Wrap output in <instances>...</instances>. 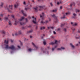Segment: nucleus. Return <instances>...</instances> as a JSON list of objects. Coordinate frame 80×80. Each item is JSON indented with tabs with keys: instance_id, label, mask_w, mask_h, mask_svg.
Segmentation results:
<instances>
[{
	"instance_id": "a18cd8bd",
	"label": "nucleus",
	"mask_w": 80,
	"mask_h": 80,
	"mask_svg": "<svg viewBox=\"0 0 80 80\" xmlns=\"http://www.w3.org/2000/svg\"><path fill=\"white\" fill-rule=\"evenodd\" d=\"M63 26H64V25L63 24H61V27H63Z\"/></svg>"
},
{
	"instance_id": "4468645a",
	"label": "nucleus",
	"mask_w": 80,
	"mask_h": 80,
	"mask_svg": "<svg viewBox=\"0 0 80 80\" xmlns=\"http://www.w3.org/2000/svg\"><path fill=\"white\" fill-rule=\"evenodd\" d=\"M9 47H10L8 45H7L5 47V48L6 49H9Z\"/></svg>"
},
{
	"instance_id": "9d476101",
	"label": "nucleus",
	"mask_w": 80,
	"mask_h": 80,
	"mask_svg": "<svg viewBox=\"0 0 80 80\" xmlns=\"http://www.w3.org/2000/svg\"><path fill=\"white\" fill-rule=\"evenodd\" d=\"M24 12V11L23 10H21V12L22 13V14H23V15H24L25 16L27 17V15Z\"/></svg>"
},
{
	"instance_id": "8fccbe9b",
	"label": "nucleus",
	"mask_w": 80,
	"mask_h": 80,
	"mask_svg": "<svg viewBox=\"0 0 80 80\" xmlns=\"http://www.w3.org/2000/svg\"><path fill=\"white\" fill-rule=\"evenodd\" d=\"M68 14H69V13H68V12H66V15H68Z\"/></svg>"
},
{
	"instance_id": "f257e3e1",
	"label": "nucleus",
	"mask_w": 80,
	"mask_h": 80,
	"mask_svg": "<svg viewBox=\"0 0 80 80\" xmlns=\"http://www.w3.org/2000/svg\"><path fill=\"white\" fill-rule=\"evenodd\" d=\"M37 8L39 9V12L41 11L42 10H43L44 9V8L42 6H38L36 7Z\"/></svg>"
},
{
	"instance_id": "bf43d9fd",
	"label": "nucleus",
	"mask_w": 80,
	"mask_h": 80,
	"mask_svg": "<svg viewBox=\"0 0 80 80\" xmlns=\"http://www.w3.org/2000/svg\"><path fill=\"white\" fill-rule=\"evenodd\" d=\"M55 19L56 21V22H58V19H57V18H55Z\"/></svg>"
},
{
	"instance_id": "de8ad7c7",
	"label": "nucleus",
	"mask_w": 80,
	"mask_h": 80,
	"mask_svg": "<svg viewBox=\"0 0 80 80\" xmlns=\"http://www.w3.org/2000/svg\"><path fill=\"white\" fill-rule=\"evenodd\" d=\"M1 16L2 17V18L3 17V15L2 14H1Z\"/></svg>"
},
{
	"instance_id": "393cba45",
	"label": "nucleus",
	"mask_w": 80,
	"mask_h": 80,
	"mask_svg": "<svg viewBox=\"0 0 80 80\" xmlns=\"http://www.w3.org/2000/svg\"><path fill=\"white\" fill-rule=\"evenodd\" d=\"M73 18H75L76 17V15L75 13H74L73 14Z\"/></svg>"
},
{
	"instance_id": "f8f14e48",
	"label": "nucleus",
	"mask_w": 80,
	"mask_h": 80,
	"mask_svg": "<svg viewBox=\"0 0 80 80\" xmlns=\"http://www.w3.org/2000/svg\"><path fill=\"white\" fill-rule=\"evenodd\" d=\"M3 7V2H1L0 4V8H2Z\"/></svg>"
},
{
	"instance_id": "c9c22d12",
	"label": "nucleus",
	"mask_w": 80,
	"mask_h": 80,
	"mask_svg": "<svg viewBox=\"0 0 80 80\" xmlns=\"http://www.w3.org/2000/svg\"><path fill=\"white\" fill-rule=\"evenodd\" d=\"M60 3H59V2H57V4L58 5H59L60 4Z\"/></svg>"
},
{
	"instance_id": "338daca9",
	"label": "nucleus",
	"mask_w": 80,
	"mask_h": 80,
	"mask_svg": "<svg viewBox=\"0 0 80 80\" xmlns=\"http://www.w3.org/2000/svg\"><path fill=\"white\" fill-rule=\"evenodd\" d=\"M37 1L38 2H40V0H37Z\"/></svg>"
},
{
	"instance_id": "58836bf2",
	"label": "nucleus",
	"mask_w": 80,
	"mask_h": 80,
	"mask_svg": "<svg viewBox=\"0 0 80 80\" xmlns=\"http://www.w3.org/2000/svg\"><path fill=\"white\" fill-rule=\"evenodd\" d=\"M62 49L61 48H58V50L59 51V50H61Z\"/></svg>"
},
{
	"instance_id": "a19ab883",
	"label": "nucleus",
	"mask_w": 80,
	"mask_h": 80,
	"mask_svg": "<svg viewBox=\"0 0 80 80\" xmlns=\"http://www.w3.org/2000/svg\"><path fill=\"white\" fill-rule=\"evenodd\" d=\"M14 35H15V36L18 35V34L16 32L15 33H14Z\"/></svg>"
},
{
	"instance_id": "69168bd1",
	"label": "nucleus",
	"mask_w": 80,
	"mask_h": 80,
	"mask_svg": "<svg viewBox=\"0 0 80 80\" xmlns=\"http://www.w3.org/2000/svg\"><path fill=\"white\" fill-rule=\"evenodd\" d=\"M48 29H50V27H48Z\"/></svg>"
},
{
	"instance_id": "f03ea898",
	"label": "nucleus",
	"mask_w": 80,
	"mask_h": 80,
	"mask_svg": "<svg viewBox=\"0 0 80 80\" xmlns=\"http://www.w3.org/2000/svg\"><path fill=\"white\" fill-rule=\"evenodd\" d=\"M58 44V41L56 40L55 41V42H54L53 41L51 42L50 43V45H56Z\"/></svg>"
},
{
	"instance_id": "37998d69",
	"label": "nucleus",
	"mask_w": 80,
	"mask_h": 80,
	"mask_svg": "<svg viewBox=\"0 0 80 80\" xmlns=\"http://www.w3.org/2000/svg\"><path fill=\"white\" fill-rule=\"evenodd\" d=\"M50 28H51L52 29H54V28L53 27H50Z\"/></svg>"
},
{
	"instance_id": "20e7f679",
	"label": "nucleus",
	"mask_w": 80,
	"mask_h": 80,
	"mask_svg": "<svg viewBox=\"0 0 80 80\" xmlns=\"http://www.w3.org/2000/svg\"><path fill=\"white\" fill-rule=\"evenodd\" d=\"M32 46H33V48H35L36 49H38V47L37 46L35 45V44L34 43H33V42H32Z\"/></svg>"
},
{
	"instance_id": "1a4fd4ad",
	"label": "nucleus",
	"mask_w": 80,
	"mask_h": 80,
	"mask_svg": "<svg viewBox=\"0 0 80 80\" xmlns=\"http://www.w3.org/2000/svg\"><path fill=\"white\" fill-rule=\"evenodd\" d=\"M43 43L44 45H47V42H46L45 39H43Z\"/></svg>"
},
{
	"instance_id": "dca6fc26",
	"label": "nucleus",
	"mask_w": 80,
	"mask_h": 80,
	"mask_svg": "<svg viewBox=\"0 0 80 80\" xmlns=\"http://www.w3.org/2000/svg\"><path fill=\"white\" fill-rule=\"evenodd\" d=\"M4 20L6 21H8V17H5L4 18Z\"/></svg>"
},
{
	"instance_id": "f3484780",
	"label": "nucleus",
	"mask_w": 80,
	"mask_h": 80,
	"mask_svg": "<svg viewBox=\"0 0 80 80\" xmlns=\"http://www.w3.org/2000/svg\"><path fill=\"white\" fill-rule=\"evenodd\" d=\"M51 16L53 18H56V14H53V15H51Z\"/></svg>"
},
{
	"instance_id": "864d4df0",
	"label": "nucleus",
	"mask_w": 80,
	"mask_h": 80,
	"mask_svg": "<svg viewBox=\"0 0 80 80\" xmlns=\"http://www.w3.org/2000/svg\"><path fill=\"white\" fill-rule=\"evenodd\" d=\"M74 24V23L72 22H71V25H73Z\"/></svg>"
},
{
	"instance_id": "e433bc0d",
	"label": "nucleus",
	"mask_w": 80,
	"mask_h": 80,
	"mask_svg": "<svg viewBox=\"0 0 80 80\" xmlns=\"http://www.w3.org/2000/svg\"><path fill=\"white\" fill-rule=\"evenodd\" d=\"M53 33H54V34L56 35V32L55 31H53Z\"/></svg>"
},
{
	"instance_id": "4c0bfd02",
	"label": "nucleus",
	"mask_w": 80,
	"mask_h": 80,
	"mask_svg": "<svg viewBox=\"0 0 80 80\" xmlns=\"http://www.w3.org/2000/svg\"><path fill=\"white\" fill-rule=\"evenodd\" d=\"M45 28L44 27H43L42 28H41V30H42V29H45Z\"/></svg>"
},
{
	"instance_id": "6e6d98bb",
	"label": "nucleus",
	"mask_w": 80,
	"mask_h": 80,
	"mask_svg": "<svg viewBox=\"0 0 80 80\" xmlns=\"http://www.w3.org/2000/svg\"><path fill=\"white\" fill-rule=\"evenodd\" d=\"M20 45L22 46L23 45V43H22V42H21V43H20Z\"/></svg>"
},
{
	"instance_id": "a211bd4d",
	"label": "nucleus",
	"mask_w": 80,
	"mask_h": 80,
	"mask_svg": "<svg viewBox=\"0 0 80 80\" xmlns=\"http://www.w3.org/2000/svg\"><path fill=\"white\" fill-rule=\"evenodd\" d=\"M33 32V30H32V29H31V30H30V31H28V33H31Z\"/></svg>"
},
{
	"instance_id": "c756f323",
	"label": "nucleus",
	"mask_w": 80,
	"mask_h": 80,
	"mask_svg": "<svg viewBox=\"0 0 80 80\" xmlns=\"http://www.w3.org/2000/svg\"><path fill=\"white\" fill-rule=\"evenodd\" d=\"M60 48L61 49H63V50H64L65 49V48L64 47H61Z\"/></svg>"
},
{
	"instance_id": "a878e982",
	"label": "nucleus",
	"mask_w": 80,
	"mask_h": 80,
	"mask_svg": "<svg viewBox=\"0 0 80 80\" xmlns=\"http://www.w3.org/2000/svg\"><path fill=\"white\" fill-rule=\"evenodd\" d=\"M32 49H31V48L28 49V51H29L30 52H31V51H32Z\"/></svg>"
},
{
	"instance_id": "9b49d317",
	"label": "nucleus",
	"mask_w": 80,
	"mask_h": 80,
	"mask_svg": "<svg viewBox=\"0 0 80 80\" xmlns=\"http://www.w3.org/2000/svg\"><path fill=\"white\" fill-rule=\"evenodd\" d=\"M70 45L71 46V48L73 49H74L75 48V46L73 45L72 44V43H70Z\"/></svg>"
},
{
	"instance_id": "b1692460",
	"label": "nucleus",
	"mask_w": 80,
	"mask_h": 80,
	"mask_svg": "<svg viewBox=\"0 0 80 80\" xmlns=\"http://www.w3.org/2000/svg\"><path fill=\"white\" fill-rule=\"evenodd\" d=\"M28 21V18H25V22L27 23Z\"/></svg>"
},
{
	"instance_id": "0eeeda50",
	"label": "nucleus",
	"mask_w": 80,
	"mask_h": 80,
	"mask_svg": "<svg viewBox=\"0 0 80 80\" xmlns=\"http://www.w3.org/2000/svg\"><path fill=\"white\" fill-rule=\"evenodd\" d=\"M70 6L72 7V6H75V2H73L72 3H71V4H70Z\"/></svg>"
},
{
	"instance_id": "5701e85b",
	"label": "nucleus",
	"mask_w": 80,
	"mask_h": 80,
	"mask_svg": "<svg viewBox=\"0 0 80 80\" xmlns=\"http://www.w3.org/2000/svg\"><path fill=\"white\" fill-rule=\"evenodd\" d=\"M77 25V22H75V23H74L73 24V25H72V26H76Z\"/></svg>"
},
{
	"instance_id": "49530a36",
	"label": "nucleus",
	"mask_w": 80,
	"mask_h": 80,
	"mask_svg": "<svg viewBox=\"0 0 80 80\" xmlns=\"http://www.w3.org/2000/svg\"><path fill=\"white\" fill-rule=\"evenodd\" d=\"M60 8L61 9H62V6H60Z\"/></svg>"
},
{
	"instance_id": "473e14b6",
	"label": "nucleus",
	"mask_w": 80,
	"mask_h": 80,
	"mask_svg": "<svg viewBox=\"0 0 80 80\" xmlns=\"http://www.w3.org/2000/svg\"><path fill=\"white\" fill-rule=\"evenodd\" d=\"M23 4L24 5H27V3H26L25 1H23Z\"/></svg>"
},
{
	"instance_id": "423d86ee",
	"label": "nucleus",
	"mask_w": 80,
	"mask_h": 80,
	"mask_svg": "<svg viewBox=\"0 0 80 80\" xmlns=\"http://www.w3.org/2000/svg\"><path fill=\"white\" fill-rule=\"evenodd\" d=\"M57 8H55L54 9H53L52 10H51L50 12H57Z\"/></svg>"
},
{
	"instance_id": "412c9836",
	"label": "nucleus",
	"mask_w": 80,
	"mask_h": 80,
	"mask_svg": "<svg viewBox=\"0 0 80 80\" xmlns=\"http://www.w3.org/2000/svg\"><path fill=\"white\" fill-rule=\"evenodd\" d=\"M80 10L78 9H76V12L77 13V12H79Z\"/></svg>"
},
{
	"instance_id": "aec40b11",
	"label": "nucleus",
	"mask_w": 80,
	"mask_h": 80,
	"mask_svg": "<svg viewBox=\"0 0 80 80\" xmlns=\"http://www.w3.org/2000/svg\"><path fill=\"white\" fill-rule=\"evenodd\" d=\"M34 9H35V12H38V8H35Z\"/></svg>"
},
{
	"instance_id": "603ef678",
	"label": "nucleus",
	"mask_w": 80,
	"mask_h": 80,
	"mask_svg": "<svg viewBox=\"0 0 80 80\" xmlns=\"http://www.w3.org/2000/svg\"><path fill=\"white\" fill-rule=\"evenodd\" d=\"M57 46H55L54 47V48H57Z\"/></svg>"
},
{
	"instance_id": "ddd939ff",
	"label": "nucleus",
	"mask_w": 80,
	"mask_h": 80,
	"mask_svg": "<svg viewBox=\"0 0 80 80\" xmlns=\"http://www.w3.org/2000/svg\"><path fill=\"white\" fill-rule=\"evenodd\" d=\"M23 20H24V17H22L21 18H20V19H19V21H22Z\"/></svg>"
},
{
	"instance_id": "e2e57ef3",
	"label": "nucleus",
	"mask_w": 80,
	"mask_h": 80,
	"mask_svg": "<svg viewBox=\"0 0 80 80\" xmlns=\"http://www.w3.org/2000/svg\"><path fill=\"white\" fill-rule=\"evenodd\" d=\"M8 41H7V42H6V44H8Z\"/></svg>"
},
{
	"instance_id": "c03bdc74",
	"label": "nucleus",
	"mask_w": 80,
	"mask_h": 80,
	"mask_svg": "<svg viewBox=\"0 0 80 80\" xmlns=\"http://www.w3.org/2000/svg\"><path fill=\"white\" fill-rule=\"evenodd\" d=\"M45 22H46V24H47V23H48V20H46Z\"/></svg>"
},
{
	"instance_id": "3c124183",
	"label": "nucleus",
	"mask_w": 80,
	"mask_h": 80,
	"mask_svg": "<svg viewBox=\"0 0 80 80\" xmlns=\"http://www.w3.org/2000/svg\"><path fill=\"white\" fill-rule=\"evenodd\" d=\"M41 38L42 39H43V36H42L41 35Z\"/></svg>"
},
{
	"instance_id": "4d7b16f0",
	"label": "nucleus",
	"mask_w": 80,
	"mask_h": 80,
	"mask_svg": "<svg viewBox=\"0 0 80 80\" xmlns=\"http://www.w3.org/2000/svg\"><path fill=\"white\" fill-rule=\"evenodd\" d=\"M12 18H13L14 19H15V17H14V16H12Z\"/></svg>"
},
{
	"instance_id": "6ab92c4d",
	"label": "nucleus",
	"mask_w": 80,
	"mask_h": 80,
	"mask_svg": "<svg viewBox=\"0 0 80 80\" xmlns=\"http://www.w3.org/2000/svg\"><path fill=\"white\" fill-rule=\"evenodd\" d=\"M80 38V37L79 36L76 35V39H79Z\"/></svg>"
},
{
	"instance_id": "6e6552de",
	"label": "nucleus",
	"mask_w": 80,
	"mask_h": 80,
	"mask_svg": "<svg viewBox=\"0 0 80 80\" xmlns=\"http://www.w3.org/2000/svg\"><path fill=\"white\" fill-rule=\"evenodd\" d=\"M44 15H40V18H41V20H43L44 19Z\"/></svg>"
},
{
	"instance_id": "72a5a7b5",
	"label": "nucleus",
	"mask_w": 80,
	"mask_h": 80,
	"mask_svg": "<svg viewBox=\"0 0 80 80\" xmlns=\"http://www.w3.org/2000/svg\"><path fill=\"white\" fill-rule=\"evenodd\" d=\"M9 24V25H11L12 24H11V21H9L8 22Z\"/></svg>"
},
{
	"instance_id": "2eb2a0df",
	"label": "nucleus",
	"mask_w": 80,
	"mask_h": 80,
	"mask_svg": "<svg viewBox=\"0 0 80 80\" xmlns=\"http://www.w3.org/2000/svg\"><path fill=\"white\" fill-rule=\"evenodd\" d=\"M18 3H16V4L14 5V7H15V8H18Z\"/></svg>"
},
{
	"instance_id": "ea45409f",
	"label": "nucleus",
	"mask_w": 80,
	"mask_h": 80,
	"mask_svg": "<svg viewBox=\"0 0 80 80\" xmlns=\"http://www.w3.org/2000/svg\"><path fill=\"white\" fill-rule=\"evenodd\" d=\"M55 49V48H52V51L53 52V51Z\"/></svg>"
},
{
	"instance_id": "bb28decb",
	"label": "nucleus",
	"mask_w": 80,
	"mask_h": 80,
	"mask_svg": "<svg viewBox=\"0 0 80 80\" xmlns=\"http://www.w3.org/2000/svg\"><path fill=\"white\" fill-rule=\"evenodd\" d=\"M32 22L34 24H37L36 22V21H34V20H32Z\"/></svg>"
},
{
	"instance_id": "f704fd0d",
	"label": "nucleus",
	"mask_w": 80,
	"mask_h": 80,
	"mask_svg": "<svg viewBox=\"0 0 80 80\" xmlns=\"http://www.w3.org/2000/svg\"><path fill=\"white\" fill-rule=\"evenodd\" d=\"M67 30L66 28H64V29H63V31L64 32H66Z\"/></svg>"
},
{
	"instance_id": "09e8293b",
	"label": "nucleus",
	"mask_w": 80,
	"mask_h": 80,
	"mask_svg": "<svg viewBox=\"0 0 80 80\" xmlns=\"http://www.w3.org/2000/svg\"><path fill=\"white\" fill-rule=\"evenodd\" d=\"M24 29V27H22L21 28V30H23V29Z\"/></svg>"
},
{
	"instance_id": "5fc2aeb1",
	"label": "nucleus",
	"mask_w": 80,
	"mask_h": 80,
	"mask_svg": "<svg viewBox=\"0 0 80 80\" xmlns=\"http://www.w3.org/2000/svg\"><path fill=\"white\" fill-rule=\"evenodd\" d=\"M60 30V28H58L57 29V31H59Z\"/></svg>"
},
{
	"instance_id": "052dcab7",
	"label": "nucleus",
	"mask_w": 80,
	"mask_h": 80,
	"mask_svg": "<svg viewBox=\"0 0 80 80\" xmlns=\"http://www.w3.org/2000/svg\"><path fill=\"white\" fill-rule=\"evenodd\" d=\"M33 20L36 21V18H34Z\"/></svg>"
},
{
	"instance_id": "774afa93",
	"label": "nucleus",
	"mask_w": 80,
	"mask_h": 80,
	"mask_svg": "<svg viewBox=\"0 0 80 80\" xmlns=\"http://www.w3.org/2000/svg\"><path fill=\"white\" fill-rule=\"evenodd\" d=\"M51 5V6H53V4H52V3H50Z\"/></svg>"
},
{
	"instance_id": "13d9d810",
	"label": "nucleus",
	"mask_w": 80,
	"mask_h": 80,
	"mask_svg": "<svg viewBox=\"0 0 80 80\" xmlns=\"http://www.w3.org/2000/svg\"><path fill=\"white\" fill-rule=\"evenodd\" d=\"M22 22H20V24H21V25H22Z\"/></svg>"
},
{
	"instance_id": "680f3d73",
	"label": "nucleus",
	"mask_w": 80,
	"mask_h": 80,
	"mask_svg": "<svg viewBox=\"0 0 80 80\" xmlns=\"http://www.w3.org/2000/svg\"><path fill=\"white\" fill-rule=\"evenodd\" d=\"M30 38H32V36H30Z\"/></svg>"
},
{
	"instance_id": "c85d7f7f",
	"label": "nucleus",
	"mask_w": 80,
	"mask_h": 80,
	"mask_svg": "<svg viewBox=\"0 0 80 80\" xmlns=\"http://www.w3.org/2000/svg\"><path fill=\"white\" fill-rule=\"evenodd\" d=\"M28 9V7H26L25 8V10L26 11H27Z\"/></svg>"
},
{
	"instance_id": "7ed1b4c3",
	"label": "nucleus",
	"mask_w": 80,
	"mask_h": 80,
	"mask_svg": "<svg viewBox=\"0 0 80 80\" xmlns=\"http://www.w3.org/2000/svg\"><path fill=\"white\" fill-rule=\"evenodd\" d=\"M11 49L12 50H14L15 49V46H14L13 45H12L11 46V47H9V49Z\"/></svg>"
},
{
	"instance_id": "cd10ccee",
	"label": "nucleus",
	"mask_w": 80,
	"mask_h": 80,
	"mask_svg": "<svg viewBox=\"0 0 80 80\" xmlns=\"http://www.w3.org/2000/svg\"><path fill=\"white\" fill-rule=\"evenodd\" d=\"M18 33L19 35H21L22 34V32L21 31H19L18 32Z\"/></svg>"
},
{
	"instance_id": "2f4dec72",
	"label": "nucleus",
	"mask_w": 80,
	"mask_h": 80,
	"mask_svg": "<svg viewBox=\"0 0 80 80\" xmlns=\"http://www.w3.org/2000/svg\"><path fill=\"white\" fill-rule=\"evenodd\" d=\"M17 22L16 21H15V22H14V25H17Z\"/></svg>"
},
{
	"instance_id": "79ce46f5",
	"label": "nucleus",
	"mask_w": 80,
	"mask_h": 80,
	"mask_svg": "<svg viewBox=\"0 0 80 80\" xmlns=\"http://www.w3.org/2000/svg\"><path fill=\"white\" fill-rule=\"evenodd\" d=\"M40 15H44V12H42V14H40Z\"/></svg>"
},
{
	"instance_id": "0e129e2a",
	"label": "nucleus",
	"mask_w": 80,
	"mask_h": 80,
	"mask_svg": "<svg viewBox=\"0 0 80 80\" xmlns=\"http://www.w3.org/2000/svg\"><path fill=\"white\" fill-rule=\"evenodd\" d=\"M18 48H20V46H18Z\"/></svg>"
},
{
	"instance_id": "7c9ffc66",
	"label": "nucleus",
	"mask_w": 80,
	"mask_h": 80,
	"mask_svg": "<svg viewBox=\"0 0 80 80\" xmlns=\"http://www.w3.org/2000/svg\"><path fill=\"white\" fill-rule=\"evenodd\" d=\"M43 20H44L41 19V21H40V23H43Z\"/></svg>"
},
{
	"instance_id": "39448f33",
	"label": "nucleus",
	"mask_w": 80,
	"mask_h": 80,
	"mask_svg": "<svg viewBox=\"0 0 80 80\" xmlns=\"http://www.w3.org/2000/svg\"><path fill=\"white\" fill-rule=\"evenodd\" d=\"M8 10L12 11V6L9 5V7L8 6Z\"/></svg>"
},
{
	"instance_id": "4be33fe9",
	"label": "nucleus",
	"mask_w": 80,
	"mask_h": 80,
	"mask_svg": "<svg viewBox=\"0 0 80 80\" xmlns=\"http://www.w3.org/2000/svg\"><path fill=\"white\" fill-rule=\"evenodd\" d=\"M1 33L5 35V31H1Z\"/></svg>"
}]
</instances>
